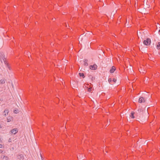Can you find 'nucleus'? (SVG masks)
Masks as SVG:
<instances>
[{
    "mask_svg": "<svg viewBox=\"0 0 160 160\" xmlns=\"http://www.w3.org/2000/svg\"><path fill=\"white\" fill-rule=\"evenodd\" d=\"M143 43L146 46H148L150 45L151 43V39L149 38H147L146 40L143 41Z\"/></svg>",
    "mask_w": 160,
    "mask_h": 160,
    "instance_id": "f257e3e1",
    "label": "nucleus"
},
{
    "mask_svg": "<svg viewBox=\"0 0 160 160\" xmlns=\"http://www.w3.org/2000/svg\"><path fill=\"white\" fill-rule=\"evenodd\" d=\"M18 131V130L17 128L13 129L10 132V134L15 135L17 133Z\"/></svg>",
    "mask_w": 160,
    "mask_h": 160,
    "instance_id": "f03ea898",
    "label": "nucleus"
},
{
    "mask_svg": "<svg viewBox=\"0 0 160 160\" xmlns=\"http://www.w3.org/2000/svg\"><path fill=\"white\" fill-rule=\"evenodd\" d=\"M17 157L18 159L19 160H23L24 159L23 155L21 154H19L17 155Z\"/></svg>",
    "mask_w": 160,
    "mask_h": 160,
    "instance_id": "7ed1b4c3",
    "label": "nucleus"
},
{
    "mask_svg": "<svg viewBox=\"0 0 160 160\" xmlns=\"http://www.w3.org/2000/svg\"><path fill=\"white\" fill-rule=\"evenodd\" d=\"M97 68V66L96 64H94L93 65H90V69L92 70H96Z\"/></svg>",
    "mask_w": 160,
    "mask_h": 160,
    "instance_id": "20e7f679",
    "label": "nucleus"
},
{
    "mask_svg": "<svg viewBox=\"0 0 160 160\" xmlns=\"http://www.w3.org/2000/svg\"><path fill=\"white\" fill-rule=\"evenodd\" d=\"M145 99L142 97H140L138 100L139 102L140 103L144 102H145Z\"/></svg>",
    "mask_w": 160,
    "mask_h": 160,
    "instance_id": "39448f33",
    "label": "nucleus"
},
{
    "mask_svg": "<svg viewBox=\"0 0 160 160\" xmlns=\"http://www.w3.org/2000/svg\"><path fill=\"white\" fill-rule=\"evenodd\" d=\"M116 68L115 66H113L112 67L111 69L110 70V72L111 73H113L114 71L116 70Z\"/></svg>",
    "mask_w": 160,
    "mask_h": 160,
    "instance_id": "423d86ee",
    "label": "nucleus"
},
{
    "mask_svg": "<svg viewBox=\"0 0 160 160\" xmlns=\"http://www.w3.org/2000/svg\"><path fill=\"white\" fill-rule=\"evenodd\" d=\"M7 119L8 120V122H9L12 121L13 118L11 116H8V117H7Z\"/></svg>",
    "mask_w": 160,
    "mask_h": 160,
    "instance_id": "0eeeda50",
    "label": "nucleus"
},
{
    "mask_svg": "<svg viewBox=\"0 0 160 160\" xmlns=\"http://www.w3.org/2000/svg\"><path fill=\"white\" fill-rule=\"evenodd\" d=\"M2 59L4 62V63L7 66V67H8V68L10 69V68L9 67V65H8L7 62L5 58V57H3Z\"/></svg>",
    "mask_w": 160,
    "mask_h": 160,
    "instance_id": "6e6552de",
    "label": "nucleus"
},
{
    "mask_svg": "<svg viewBox=\"0 0 160 160\" xmlns=\"http://www.w3.org/2000/svg\"><path fill=\"white\" fill-rule=\"evenodd\" d=\"M134 113H135L134 112H131L130 115V116L131 118H134L135 117L134 115Z\"/></svg>",
    "mask_w": 160,
    "mask_h": 160,
    "instance_id": "1a4fd4ad",
    "label": "nucleus"
},
{
    "mask_svg": "<svg viewBox=\"0 0 160 160\" xmlns=\"http://www.w3.org/2000/svg\"><path fill=\"white\" fill-rule=\"evenodd\" d=\"M3 160H8L9 158L7 156H2L1 157Z\"/></svg>",
    "mask_w": 160,
    "mask_h": 160,
    "instance_id": "9d476101",
    "label": "nucleus"
},
{
    "mask_svg": "<svg viewBox=\"0 0 160 160\" xmlns=\"http://www.w3.org/2000/svg\"><path fill=\"white\" fill-rule=\"evenodd\" d=\"M8 112L9 111L8 109H5L3 112V114H4V115L6 116V115L8 114Z\"/></svg>",
    "mask_w": 160,
    "mask_h": 160,
    "instance_id": "9b49d317",
    "label": "nucleus"
},
{
    "mask_svg": "<svg viewBox=\"0 0 160 160\" xmlns=\"http://www.w3.org/2000/svg\"><path fill=\"white\" fill-rule=\"evenodd\" d=\"M156 48L158 49H160V42H159L157 43Z\"/></svg>",
    "mask_w": 160,
    "mask_h": 160,
    "instance_id": "f8f14e48",
    "label": "nucleus"
},
{
    "mask_svg": "<svg viewBox=\"0 0 160 160\" xmlns=\"http://www.w3.org/2000/svg\"><path fill=\"white\" fill-rule=\"evenodd\" d=\"M5 80L4 79H2L0 80V84H3L5 83Z\"/></svg>",
    "mask_w": 160,
    "mask_h": 160,
    "instance_id": "ddd939ff",
    "label": "nucleus"
},
{
    "mask_svg": "<svg viewBox=\"0 0 160 160\" xmlns=\"http://www.w3.org/2000/svg\"><path fill=\"white\" fill-rule=\"evenodd\" d=\"M79 75L80 77H82L83 78H84L85 77L83 73H79Z\"/></svg>",
    "mask_w": 160,
    "mask_h": 160,
    "instance_id": "4468645a",
    "label": "nucleus"
},
{
    "mask_svg": "<svg viewBox=\"0 0 160 160\" xmlns=\"http://www.w3.org/2000/svg\"><path fill=\"white\" fill-rule=\"evenodd\" d=\"M109 82L111 84H112V81L111 78H109L108 80Z\"/></svg>",
    "mask_w": 160,
    "mask_h": 160,
    "instance_id": "2eb2a0df",
    "label": "nucleus"
},
{
    "mask_svg": "<svg viewBox=\"0 0 160 160\" xmlns=\"http://www.w3.org/2000/svg\"><path fill=\"white\" fill-rule=\"evenodd\" d=\"M117 80L115 78H113V79H112V83H113V84L115 83L116 82V81Z\"/></svg>",
    "mask_w": 160,
    "mask_h": 160,
    "instance_id": "dca6fc26",
    "label": "nucleus"
},
{
    "mask_svg": "<svg viewBox=\"0 0 160 160\" xmlns=\"http://www.w3.org/2000/svg\"><path fill=\"white\" fill-rule=\"evenodd\" d=\"M88 88V92H91V88Z\"/></svg>",
    "mask_w": 160,
    "mask_h": 160,
    "instance_id": "f3484780",
    "label": "nucleus"
},
{
    "mask_svg": "<svg viewBox=\"0 0 160 160\" xmlns=\"http://www.w3.org/2000/svg\"><path fill=\"white\" fill-rule=\"evenodd\" d=\"M13 112L15 113H18V110H14L13 111Z\"/></svg>",
    "mask_w": 160,
    "mask_h": 160,
    "instance_id": "a211bd4d",
    "label": "nucleus"
},
{
    "mask_svg": "<svg viewBox=\"0 0 160 160\" xmlns=\"http://www.w3.org/2000/svg\"><path fill=\"white\" fill-rule=\"evenodd\" d=\"M84 65L85 66H88V63L87 62H84Z\"/></svg>",
    "mask_w": 160,
    "mask_h": 160,
    "instance_id": "6ab92c4d",
    "label": "nucleus"
},
{
    "mask_svg": "<svg viewBox=\"0 0 160 160\" xmlns=\"http://www.w3.org/2000/svg\"><path fill=\"white\" fill-rule=\"evenodd\" d=\"M8 142H12V139L11 138H9V139H8Z\"/></svg>",
    "mask_w": 160,
    "mask_h": 160,
    "instance_id": "aec40b11",
    "label": "nucleus"
},
{
    "mask_svg": "<svg viewBox=\"0 0 160 160\" xmlns=\"http://www.w3.org/2000/svg\"><path fill=\"white\" fill-rule=\"evenodd\" d=\"M88 60L87 59H85L84 60V62H88Z\"/></svg>",
    "mask_w": 160,
    "mask_h": 160,
    "instance_id": "412c9836",
    "label": "nucleus"
},
{
    "mask_svg": "<svg viewBox=\"0 0 160 160\" xmlns=\"http://www.w3.org/2000/svg\"><path fill=\"white\" fill-rule=\"evenodd\" d=\"M89 77L90 78H91L92 79L93 77L92 76H90Z\"/></svg>",
    "mask_w": 160,
    "mask_h": 160,
    "instance_id": "4be33fe9",
    "label": "nucleus"
},
{
    "mask_svg": "<svg viewBox=\"0 0 160 160\" xmlns=\"http://www.w3.org/2000/svg\"><path fill=\"white\" fill-rule=\"evenodd\" d=\"M2 144H0V148H2Z\"/></svg>",
    "mask_w": 160,
    "mask_h": 160,
    "instance_id": "5701e85b",
    "label": "nucleus"
},
{
    "mask_svg": "<svg viewBox=\"0 0 160 160\" xmlns=\"http://www.w3.org/2000/svg\"><path fill=\"white\" fill-rule=\"evenodd\" d=\"M64 25H65L66 27H67V23H65Z\"/></svg>",
    "mask_w": 160,
    "mask_h": 160,
    "instance_id": "b1692460",
    "label": "nucleus"
},
{
    "mask_svg": "<svg viewBox=\"0 0 160 160\" xmlns=\"http://www.w3.org/2000/svg\"><path fill=\"white\" fill-rule=\"evenodd\" d=\"M2 151L0 150V153H2Z\"/></svg>",
    "mask_w": 160,
    "mask_h": 160,
    "instance_id": "393cba45",
    "label": "nucleus"
},
{
    "mask_svg": "<svg viewBox=\"0 0 160 160\" xmlns=\"http://www.w3.org/2000/svg\"><path fill=\"white\" fill-rule=\"evenodd\" d=\"M41 158H42V160H43V158L42 157V156H41Z\"/></svg>",
    "mask_w": 160,
    "mask_h": 160,
    "instance_id": "a878e982",
    "label": "nucleus"
},
{
    "mask_svg": "<svg viewBox=\"0 0 160 160\" xmlns=\"http://www.w3.org/2000/svg\"><path fill=\"white\" fill-rule=\"evenodd\" d=\"M159 33H160V30H159Z\"/></svg>",
    "mask_w": 160,
    "mask_h": 160,
    "instance_id": "bb28decb",
    "label": "nucleus"
}]
</instances>
